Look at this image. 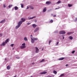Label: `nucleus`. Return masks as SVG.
<instances>
[{"instance_id":"nucleus-1","label":"nucleus","mask_w":77,"mask_h":77,"mask_svg":"<svg viewBox=\"0 0 77 77\" xmlns=\"http://www.w3.org/2000/svg\"><path fill=\"white\" fill-rule=\"evenodd\" d=\"M26 43H23L20 46V48L21 49H23L26 48Z\"/></svg>"},{"instance_id":"nucleus-2","label":"nucleus","mask_w":77,"mask_h":77,"mask_svg":"<svg viewBox=\"0 0 77 77\" xmlns=\"http://www.w3.org/2000/svg\"><path fill=\"white\" fill-rule=\"evenodd\" d=\"M59 33L60 34V35H64L66 33V32L63 30L60 31Z\"/></svg>"},{"instance_id":"nucleus-3","label":"nucleus","mask_w":77,"mask_h":77,"mask_svg":"<svg viewBox=\"0 0 77 77\" xmlns=\"http://www.w3.org/2000/svg\"><path fill=\"white\" fill-rule=\"evenodd\" d=\"M30 38L31 39V43H32V44L34 43L35 42V40L33 38V35H31L30 36Z\"/></svg>"},{"instance_id":"nucleus-4","label":"nucleus","mask_w":77,"mask_h":77,"mask_svg":"<svg viewBox=\"0 0 77 77\" xmlns=\"http://www.w3.org/2000/svg\"><path fill=\"white\" fill-rule=\"evenodd\" d=\"M35 53H38L39 52V49H38V48L37 47H35Z\"/></svg>"},{"instance_id":"nucleus-5","label":"nucleus","mask_w":77,"mask_h":77,"mask_svg":"<svg viewBox=\"0 0 77 77\" xmlns=\"http://www.w3.org/2000/svg\"><path fill=\"white\" fill-rule=\"evenodd\" d=\"M6 43L5 42H3L0 45L1 46H5V45H6Z\"/></svg>"},{"instance_id":"nucleus-6","label":"nucleus","mask_w":77,"mask_h":77,"mask_svg":"<svg viewBox=\"0 0 77 77\" xmlns=\"http://www.w3.org/2000/svg\"><path fill=\"white\" fill-rule=\"evenodd\" d=\"M22 23H23V22L21 21H20L17 23V25H18L20 26H21V25Z\"/></svg>"},{"instance_id":"nucleus-7","label":"nucleus","mask_w":77,"mask_h":77,"mask_svg":"<svg viewBox=\"0 0 77 77\" xmlns=\"http://www.w3.org/2000/svg\"><path fill=\"white\" fill-rule=\"evenodd\" d=\"M39 30V27H38L37 28H36L34 30V33H36L37 31H38Z\"/></svg>"},{"instance_id":"nucleus-8","label":"nucleus","mask_w":77,"mask_h":77,"mask_svg":"<svg viewBox=\"0 0 77 77\" xmlns=\"http://www.w3.org/2000/svg\"><path fill=\"white\" fill-rule=\"evenodd\" d=\"M47 11V7H44L43 9V12H45Z\"/></svg>"},{"instance_id":"nucleus-9","label":"nucleus","mask_w":77,"mask_h":77,"mask_svg":"<svg viewBox=\"0 0 77 77\" xmlns=\"http://www.w3.org/2000/svg\"><path fill=\"white\" fill-rule=\"evenodd\" d=\"M10 41V39H9V38H8L5 40V42L6 43V44H7L8 42H9Z\"/></svg>"},{"instance_id":"nucleus-10","label":"nucleus","mask_w":77,"mask_h":77,"mask_svg":"<svg viewBox=\"0 0 77 77\" xmlns=\"http://www.w3.org/2000/svg\"><path fill=\"white\" fill-rule=\"evenodd\" d=\"M51 1H47L46 2V5H50V4H51Z\"/></svg>"},{"instance_id":"nucleus-11","label":"nucleus","mask_w":77,"mask_h":77,"mask_svg":"<svg viewBox=\"0 0 77 77\" xmlns=\"http://www.w3.org/2000/svg\"><path fill=\"white\" fill-rule=\"evenodd\" d=\"M67 6L69 8H71V7H72V6H73V5L72 4H67Z\"/></svg>"},{"instance_id":"nucleus-12","label":"nucleus","mask_w":77,"mask_h":77,"mask_svg":"<svg viewBox=\"0 0 77 77\" xmlns=\"http://www.w3.org/2000/svg\"><path fill=\"white\" fill-rule=\"evenodd\" d=\"M36 18V17L35 16H34L32 17H28V19H29V20H32V19H33V18Z\"/></svg>"},{"instance_id":"nucleus-13","label":"nucleus","mask_w":77,"mask_h":77,"mask_svg":"<svg viewBox=\"0 0 77 77\" xmlns=\"http://www.w3.org/2000/svg\"><path fill=\"white\" fill-rule=\"evenodd\" d=\"M47 72L46 71H44L40 73V74H47Z\"/></svg>"},{"instance_id":"nucleus-14","label":"nucleus","mask_w":77,"mask_h":77,"mask_svg":"<svg viewBox=\"0 0 77 77\" xmlns=\"http://www.w3.org/2000/svg\"><path fill=\"white\" fill-rule=\"evenodd\" d=\"M11 66H10L8 65L7 66V69H8V70H9L11 69Z\"/></svg>"},{"instance_id":"nucleus-15","label":"nucleus","mask_w":77,"mask_h":77,"mask_svg":"<svg viewBox=\"0 0 77 77\" xmlns=\"http://www.w3.org/2000/svg\"><path fill=\"white\" fill-rule=\"evenodd\" d=\"M45 60V59H42L40 62V63H42V62H44Z\"/></svg>"},{"instance_id":"nucleus-16","label":"nucleus","mask_w":77,"mask_h":77,"mask_svg":"<svg viewBox=\"0 0 77 77\" xmlns=\"http://www.w3.org/2000/svg\"><path fill=\"white\" fill-rule=\"evenodd\" d=\"M65 59V57H62L59 58L58 59V60H63Z\"/></svg>"},{"instance_id":"nucleus-17","label":"nucleus","mask_w":77,"mask_h":77,"mask_svg":"<svg viewBox=\"0 0 77 77\" xmlns=\"http://www.w3.org/2000/svg\"><path fill=\"white\" fill-rule=\"evenodd\" d=\"M20 27V26L17 25V26H16L15 27V29H18L19 28V27Z\"/></svg>"},{"instance_id":"nucleus-18","label":"nucleus","mask_w":77,"mask_h":77,"mask_svg":"<svg viewBox=\"0 0 77 77\" xmlns=\"http://www.w3.org/2000/svg\"><path fill=\"white\" fill-rule=\"evenodd\" d=\"M26 20V19H25V18H21V20L22 21H21L22 22H24V21H25Z\"/></svg>"},{"instance_id":"nucleus-19","label":"nucleus","mask_w":77,"mask_h":77,"mask_svg":"<svg viewBox=\"0 0 77 77\" xmlns=\"http://www.w3.org/2000/svg\"><path fill=\"white\" fill-rule=\"evenodd\" d=\"M69 39H70V40H72V39H73V37L72 36H69Z\"/></svg>"},{"instance_id":"nucleus-20","label":"nucleus","mask_w":77,"mask_h":77,"mask_svg":"<svg viewBox=\"0 0 77 77\" xmlns=\"http://www.w3.org/2000/svg\"><path fill=\"white\" fill-rule=\"evenodd\" d=\"M24 41H28V39H27V38L26 37L24 38Z\"/></svg>"},{"instance_id":"nucleus-21","label":"nucleus","mask_w":77,"mask_h":77,"mask_svg":"<svg viewBox=\"0 0 77 77\" xmlns=\"http://www.w3.org/2000/svg\"><path fill=\"white\" fill-rule=\"evenodd\" d=\"M64 75H65V74L62 73L60 75L59 77H63V76H64Z\"/></svg>"},{"instance_id":"nucleus-22","label":"nucleus","mask_w":77,"mask_h":77,"mask_svg":"<svg viewBox=\"0 0 77 77\" xmlns=\"http://www.w3.org/2000/svg\"><path fill=\"white\" fill-rule=\"evenodd\" d=\"M32 26L33 28H35L36 27V25L35 24H33L32 25Z\"/></svg>"},{"instance_id":"nucleus-23","label":"nucleus","mask_w":77,"mask_h":77,"mask_svg":"<svg viewBox=\"0 0 77 77\" xmlns=\"http://www.w3.org/2000/svg\"><path fill=\"white\" fill-rule=\"evenodd\" d=\"M6 20H2L0 22V23H5V22Z\"/></svg>"},{"instance_id":"nucleus-24","label":"nucleus","mask_w":77,"mask_h":77,"mask_svg":"<svg viewBox=\"0 0 77 77\" xmlns=\"http://www.w3.org/2000/svg\"><path fill=\"white\" fill-rule=\"evenodd\" d=\"M32 38L34 39V41H37L38 39L37 38H34L32 37Z\"/></svg>"},{"instance_id":"nucleus-25","label":"nucleus","mask_w":77,"mask_h":77,"mask_svg":"<svg viewBox=\"0 0 77 77\" xmlns=\"http://www.w3.org/2000/svg\"><path fill=\"white\" fill-rule=\"evenodd\" d=\"M29 8H30V9H32V10L34 9V8L33 6H30Z\"/></svg>"},{"instance_id":"nucleus-26","label":"nucleus","mask_w":77,"mask_h":77,"mask_svg":"<svg viewBox=\"0 0 77 77\" xmlns=\"http://www.w3.org/2000/svg\"><path fill=\"white\" fill-rule=\"evenodd\" d=\"M14 9L15 11H17V10H18V8L17 6H15L14 7Z\"/></svg>"},{"instance_id":"nucleus-27","label":"nucleus","mask_w":77,"mask_h":77,"mask_svg":"<svg viewBox=\"0 0 77 77\" xmlns=\"http://www.w3.org/2000/svg\"><path fill=\"white\" fill-rule=\"evenodd\" d=\"M12 6H13V5H10L8 6V8H11L12 7Z\"/></svg>"},{"instance_id":"nucleus-28","label":"nucleus","mask_w":77,"mask_h":77,"mask_svg":"<svg viewBox=\"0 0 77 77\" xmlns=\"http://www.w3.org/2000/svg\"><path fill=\"white\" fill-rule=\"evenodd\" d=\"M14 44H12L10 45V46H11V47L13 48V47H14Z\"/></svg>"},{"instance_id":"nucleus-29","label":"nucleus","mask_w":77,"mask_h":77,"mask_svg":"<svg viewBox=\"0 0 77 77\" xmlns=\"http://www.w3.org/2000/svg\"><path fill=\"white\" fill-rule=\"evenodd\" d=\"M53 73H54V74H57V71L54 70L53 71Z\"/></svg>"},{"instance_id":"nucleus-30","label":"nucleus","mask_w":77,"mask_h":77,"mask_svg":"<svg viewBox=\"0 0 77 77\" xmlns=\"http://www.w3.org/2000/svg\"><path fill=\"white\" fill-rule=\"evenodd\" d=\"M20 5H21V7L22 8H24V5L21 4Z\"/></svg>"},{"instance_id":"nucleus-31","label":"nucleus","mask_w":77,"mask_h":77,"mask_svg":"<svg viewBox=\"0 0 77 77\" xmlns=\"http://www.w3.org/2000/svg\"><path fill=\"white\" fill-rule=\"evenodd\" d=\"M61 3V1H58L57 2V4H59Z\"/></svg>"},{"instance_id":"nucleus-32","label":"nucleus","mask_w":77,"mask_h":77,"mask_svg":"<svg viewBox=\"0 0 77 77\" xmlns=\"http://www.w3.org/2000/svg\"><path fill=\"white\" fill-rule=\"evenodd\" d=\"M59 45V42H57L56 44V46H58Z\"/></svg>"},{"instance_id":"nucleus-33","label":"nucleus","mask_w":77,"mask_h":77,"mask_svg":"<svg viewBox=\"0 0 77 77\" xmlns=\"http://www.w3.org/2000/svg\"><path fill=\"white\" fill-rule=\"evenodd\" d=\"M75 22H77V17H76L74 20Z\"/></svg>"},{"instance_id":"nucleus-34","label":"nucleus","mask_w":77,"mask_h":77,"mask_svg":"<svg viewBox=\"0 0 77 77\" xmlns=\"http://www.w3.org/2000/svg\"><path fill=\"white\" fill-rule=\"evenodd\" d=\"M50 23H53V20H50Z\"/></svg>"},{"instance_id":"nucleus-35","label":"nucleus","mask_w":77,"mask_h":77,"mask_svg":"<svg viewBox=\"0 0 77 77\" xmlns=\"http://www.w3.org/2000/svg\"><path fill=\"white\" fill-rule=\"evenodd\" d=\"M29 8H30V6H28L26 7V9H29Z\"/></svg>"},{"instance_id":"nucleus-36","label":"nucleus","mask_w":77,"mask_h":77,"mask_svg":"<svg viewBox=\"0 0 77 77\" xmlns=\"http://www.w3.org/2000/svg\"><path fill=\"white\" fill-rule=\"evenodd\" d=\"M75 52V50L73 51L72 52V54H74V53Z\"/></svg>"},{"instance_id":"nucleus-37","label":"nucleus","mask_w":77,"mask_h":77,"mask_svg":"<svg viewBox=\"0 0 77 77\" xmlns=\"http://www.w3.org/2000/svg\"><path fill=\"white\" fill-rule=\"evenodd\" d=\"M59 32V31L57 30L56 31H55L54 32V33H58V32Z\"/></svg>"},{"instance_id":"nucleus-38","label":"nucleus","mask_w":77,"mask_h":77,"mask_svg":"<svg viewBox=\"0 0 77 77\" xmlns=\"http://www.w3.org/2000/svg\"><path fill=\"white\" fill-rule=\"evenodd\" d=\"M3 7L4 8H6V4L3 5Z\"/></svg>"},{"instance_id":"nucleus-39","label":"nucleus","mask_w":77,"mask_h":77,"mask_svg":"<svg viewBox=\"0 0 77 77\" xmlns=\"http://www.w3.org/2000/svg\"><path fill=\"white\" fill-rule=\"evenodd\" d=\"M16 59H20V57L17 56V57H16Z\"/></svg>"},{"instance_id":"nucleus-40","label":"nucleus","mask_w":77,"mask_h":77,"mask_svg":"<svg viewBox=\"0 0 77 77\" xmlns=\"http://www.w3.org/2000/svg\"><path fill=\"white\" fill-rule=\"evenodd\" d=\"M31 24V22L30 23H27V25H30Z\"/></svg>"},{"instance_id":"nucleus-41","label":"nucleus","mask_w":77,"mask_h":77,"mask_svg":"<svg viewBox=\"0 0 77 77\" xmlns=\"http://www.w3.org/2000/svg\"><path fill=\"white\" fill-rule=\"evenodd\" d=\"M44 47L42 48V51H44Z\"/></svg>"},{"instance_id":"nucleus-42","label":"nucleus","mask_w":77,"mask_h":77,"mask_svg":"<svg viewBox=\"0 0 77 77\" xmlns=\"http://www.w3.org/2000/svg\"><path fill=\"white\" fill-rule=\"evenodd\" d=\"M51 40H50L49 41V45L50 44V43H51Z\"/></svg>"},{"instance_id":"nucleus-43","label":"nucleus","mask_w":77,"mask_h":77,"mask_svg":"<svg viewBox=\"0 0 77 77\" xmlns=\"http://www.w3.org/2000/svg\"><path fill=\"white\" fill-rule=\"evenodd\" d=\"M2 34L1 33V34H0V36L1 37H2Z\"/></svg>"},{"instance_id":"nucleus-44","label":"nucleus","mask_w":77,"mask_h":77,"mask_svg":"<svg viewBox=\"0 0 77 77\" xmlns=\"http://www.w3.org/2000/svg\"><path fill=\"white\" fill-rule=\"evenodd\" d=\"M70 34H71V32L67 33V35H70Z\"/></svg>"},{"instance_id":"nucleus-45","label":"nucleus","mask_w":77,"mask_h":77,"mask_svg":"<svg viewBox=\"0 0 77 77\" xmlns=\"http://www.w3.org/2000/svg\"><path fill=\"white\" fill-rule=\"evenodd\" d=\"M69 66V65H68V64H67L66 65H65L66 66Z\"/></svg>"},{"instance_id":"nucleus-46","label":"nucleus","mask_w":77,"mask_h":77,"mask_svg":"<svg viewBox=\"0 0 77 77\" xmlns=\"http://www.w3.org/2000/svg\"><path fill=\"white\" fill-rule=\"evenodd\" d=\"M62 37L63 38V39H65V37H64V36L63 35Z\"/></svg>"},{"instance_id":"nucleus-47","label":"nucleus","mask_w":77,"mask_h":77,"mask_svg":"<svg viewBox=\"0 0 77 77\" xmlns=\"http://www.w3.org/2000/svg\"><path fill=\"white\" fill-rule=\"evenodd\" d=\"M56 14H55V15H54V16H53V17H56Z\"/></svg>"},{"instance_id":"nucleus-48","label":"nucleus","mask_w":77,"mask_h":77,"mask_svg":"<svg viewBox=\"0 0 77 77\" xmlns=\"http://www.w3.org/2000/svg\"><path fill=\"white\" fill-rule=\"evenodd\" d=\"M35 22H37V20H35Z\"/></svg>"},{"instance_id":"nucleus-49","label":"nucleus","mask_w":77,"mask_h":77,"mask_svg":"<svg viewBox=\"0 0 77 77\" xmlns=\"http://www.w3.org/2000/svg\"><path fill=\"white\" fill-rule=\"evenodd\" d=\"M15 48H12V50H14V49Z\"/></svg>"},{"instance_id":"nucleus-50","label":"nucleus","mask_w":77,"mask_h":77,"mask_svg":"<svg viewBox=\"0 0 77 77\" xmlns=\"http://www.w3.org/2000/svg\"><path fill=\"white\" fill-rule=\"evenodd\" d=\"M59 8H56L55 9H59V7H58Z\"/></svg>"},{"instance_id":"nucleus-51","label":"nucleus","mask_w":77,"mask_h":77,"mask_svg":"<svg viewBox=\"0 0 77 77\" xmlns=\"http://www.w3.org/2000/svg\"><path fill=\"white\" fill-rule=\"evenodd\" d=\"M32 65H34V64H35V63H32Z\"/></svg>"},{"instance_id":"nucleus-52","label":"nucleus","mask_w":77,"mask_h":77,"mask_svg":"<svg viewBox=\"0 0 77 77\" xmlns=\"http://www.w3.org/2000/svg\"><path fill=\"white\" fill-rule=\"evenodd\" d=\"M53 15V14H51V15Z\"/></svg>"},{"instance_id":"nucleus-53","label":"nucleus","mask_w":77,"mask_h":77,"mask_svg":"<svg viewBox=\"0 0 77 77\" xmlns=\"http://www.w3.org/2000/svg\"><path fill=\"white\" fill-rule=\"evenodd\" d=\"M14 77H16V76H14Z\"/></svg>"},{"instance_id":"nucleus-54","label":"nucleus","mask_w":77,"mask_h":77,"mask_svg":"<svg viewBox=\"0 0 77 77\" xmlns=\"http://www.w3.org/2000/svg\"><path fill=\"white\" fill-rule=\"evenodd\" d=\"M2 0H0V1H2Z\"/></svg>"}]
</instances>
